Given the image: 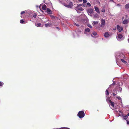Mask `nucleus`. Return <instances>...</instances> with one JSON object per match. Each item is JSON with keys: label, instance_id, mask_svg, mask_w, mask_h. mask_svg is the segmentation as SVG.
I'll use <instances>...</instances> for the list:
<instances>
[{"label": "nucleus", "instance_id": "29", "mask_svg": "<svg viewBox=\"0 0 129 129\" xmlns=\"http://www.w3.org/2000/svg\"><path fill=\"white\" fill-rule=\"evenodd\" d=\"M87 5L89 7L90 6H91L90 4L89 3H87Z\"/></svg>", "mask_w": 129, "mask_h": 129}, {"label": "nucleus", "instance_id": "10", "mask_svg": "<svg viewBox=\"0 0 129 129\" xmlns=\"http://www.w3.org/2000/svg\"><path fill=\"white\" fill-rule=\"evenodd\" d=\"M94 8L96 12L98 13H100V12L99 8L96 6L94 7Z\"/></svg>", "mask_w": 129, "mask_h": 129}, {"label": "nucleus", "instance_id": "48", "mask_svg": "<svg viewBox=\"0 0 129 129\" xmlns=\"http://www.w3.org/2000/svg\"><path fill=\"white\" fill-rule=\"evenodd\" d=\"M80 33H81V31H80Z\"/></svg>", "mask_w": 129, "mask_h": 129}, {"label": "nucleus", "instance_id": "2", "mask_svg": "<svg viewBox=\"0 0 129 129\" xmlns=\"http://www.w3.org/2000/svg\"><path fill=\"white\" fill-rule=\"evenodd\" d=\"M112 34L110 32H106L104 35V36L106 38H107L111 36Z\"/></svg>", "mask_w": 129, "mask_h": 129}, {"label": "nucleus", "instance_id": "36", "mask_svg": "<svg viewBox=\"0 0 129 129\" xmlns=\"http://www.w3.org/2000/svg\"><path fill=\"white\" fill-rule=\"evenodd\" d=\"M37 15L35 14L33 15V16L34 18H36V16Z\"/></svg>", "mask_w": 129, "mask_h": 129}, {"label": "nucleus", "instance_id": "5", "mask_svg": "<svg viewBox=\"0 0 129 129\" xmlns=\"http://www.w3.org/2000/svg\"><path fill=\"white\" fill-rule=\"evenodd\" d=\"M117 28L119 32H120L121 31L123 30V28L122 27L120 26L119 25H117Z\"/></svg>", "mask_w": 129, "mask_h": 129}, {"label": "nucleus", "instance_id": "40", "mask_svg": "<svg viewBox=\"0 0 129 129\" xmlns=\"http://www.w3.org/2000/svg\"><path fill=\"white\" fill-rule=\"evenodd\" d=\"M127 124H129V121H127Z\"/></svg>", "mask_w": 129, "mask_h": 129}, {"label": "nucleus", "instance_id": "35", "mask_svg": "<svg viewBox=\"0 0 129 129\" xmlns=\"http://www.w3.org/2000/svg\"><path fill=\"white\" fill-rule=\"evenodd\" d=\"M87 2L86 0H83V3H85Z\"/></svg>", "mask_w": 129, "mask_h": 129}, {"label": "nucleus", "instance_id": "45", "mask_svg": "<svg viewBox=\"0 0 129 129\" xmlns=\"http://www.w3.org/2000/svg\"><path fill=\"white\" fill-rule=\"evenodd\" d=\"M117 5L118 6H120V5H119V4H118V5Z\"/></svg>", "mask_w": 129, "mask_h": 129}, {"label": "nucleus", "instance_id": "19", "mask_svg": "<svg viewBox=\"0 0 129 129\" xmlns=\"http://www.w3.org/2000/svg\"><path fill=\"white\" fill-rule=\"evenodd\" d=\"M94 18H99V16L97 14L95 13L94 15Z\"/></svg>", "mask_w": 129, "mask_h": 129}, {"label": "nucleus", "instance_id": "30", "mask_svg": "<svg viewBox=\"0 0 129 129\" xmlns=\"http://www.w3.org/2000/svg\"><path fill=\"white\" fill-rule=\"evenodd\" d=\"M88 26V27H90V28H92V26H91V25H90V24H88V25H87Z\"/></svg>", "mask_w": 129, "mask_h": 129}, {"label": "nucleus", "instance_id": "32", "mask_svg": "<svg viewBox=\"0 0 129 129\" xmlns=\"http://www.w3.org/2000/svg\"><path fill=\"white\" fill-rule=\"evenodd\" d=\"M122 88L121 87H119V90L120 91H122Z\"/></svg>", "mask_w": 129, "mask_h": 129}, {"label": "nucleus", "instance_id": "16", "mask_svg": "<svg viewBox=\"0 0 129 129\" xmlns=\"http://www.w3.org/2000/svg\"><path fill=\"white\" fill-rule=\"evenodd\" d=\"M93 10L92 9H90L88 10V13L90 14H92L93 12Z\"/></svg>", "mask_w": 129, "mask_h": 129}, {"label": "nucleus", "instance_id": "17", "mask_svg": "<svg viewBox=\"0 0 129 129\" xmlns=\"http://www.w3.org/2000/svg\"><path fill=\"white\" fill-rule=\"evenodd\" d=\"M128 20H124L123 21V23L124 24H126L128 23Z\"/></svg>", "mask_w": 129, "mask_h": 129}, {"label": "nucleus", "instance_id": "18", "mask_svg": "<svg viewBox=\"0 0 129 129\" xmlns=\"http://www.w3.org/2000/svg\"><path fill=\"white\" fill-rule=\"evenodd\" d=\"M109 105H111L113 107H114V103L113 102H112V101L111 102H110L109 103Z\"/></svg>", "mask_w": 129, "mask_h": 129}, {"label": "nucleus", "instance_id": "4", "mask_svg": "<svg viewBox=\"0 0 129 129\" xmlns=\"http://www.w3.org/2000/svg\"><path fill=\"white\" fill-rule=\"evenodd\" d=\"M101 24L100 25V26L101 27H102L103 26H104L105 25V20L103 19H102L101 20Z\"/></svg>", "mask_w": 129, "mask_h": 129}, {"label": "nucleus", "instance_id": "11", "mask_svg": "<svg viewBox=\"0 0 129 129\" xmlns=\"http://www.w3.org/2000/svg\"><path fill=\"white\" fill-rule=\"evenodd\" d=\"M76 8L77 10H78L81 11L83 10V9L81 7V5H80L78 6Z\"/></svg>", "mask_w": 129, "mask_h": 129}, {"label": "nucleus", "instance_id": "44", "mask_svg": "<svg viewBox=\"0 0 129 129\" xmlns=\"http://www.w3.org/2000/svg\"><path fill=\"white\" fill-rule=\"evenodd\" d=\"M127 115L128 116H129V113H128V114H127Z\"/></svg>", "mask_w": 129, "mask_h": 129}, {"label": "nucleus", "instance_id": "27", "mask_svg": "<svg viewBox=\"0 0 129 129\" xmlns=\"http://www.w3.org/2000/svg\"><path fill=\"white\" fill-rule=\"evenodd\" d=\"M117 98L119 100L121 101V98L120 96H118Z\"/></svg>", "mask_w": 129, "mask_h": 129}, {"label": "nucleus", "instance_id": "21", "mask_svg": "<svg viewBox=\"0 0 129 129\" xmlns=\"http://www.w3.org/2000/svg\"><path fill=\"white\" fill-rule=\"evenodd\" d=\"M85 32H89L90 31V29L89 28H87L85 29Z\"/></svg>", "mask_w": 129, "mask_h": 129}, {"label": "nucleus", "instance_id": "46", "mask_svg": "<svg viewBox=\"0 0 129 129\" xmlns=\"http://www.w3.org/2000/svg\"><path fill=\"white\" fill-rule=\"evenodd\" d=\"M66 7H69L68 6V5H67V6H66Z\"/></svg>", "mask_w": 129, "mask_h": 129}, {"label": "nucleus", "instance_id": "42", "mask_svg": "<svg viewBox=\"0 0 129 129\" xmlns=\"http://www.w3.org/2000/svg\"><path fill=\"white\" fill-rule=\"evenodd\" d=\"M110 1H112L113 2H114L113 0H110Z\"/></svg>", "mask_w": 129, "mask_h": 129}, {"label": "nucleus", "instance_id": "8", "mask_svg": "<svg viewBox=\"0 0 129 129\" xmlns=\"http://www.w3.org/2000/svg\"><path fill=\"white\" fill-rule=\"evenodd\" d=\"M111 97H106V101L107 102H108L109 104V103L111 102V101L110 100Z\"/></svg>", "mask_w": 129, "mask_h": 129}, {"label": "nucleus", "instance_id": "20", "mask_svg": "<svg viewBox=\"0 0 129 129\" xmlns=\"http://www.w3.org/2000/svg\"><path fill=\"white\" fill-rule=\"evenodd\" d=\"M109 88L107 89L106 91H105V94L106 95H108L109 94V92L108 91V89H109Z\"/></svg>", "mask_w": 129, "mask_h": 129}, {"label": "nucleus", "instance_id": "15", "mask_svg": "<svg viewBox=\"0 0 129 129\" xmlns=\"http://www.w3.org/2000/svg\"><path fill=\"white\" fill-rule=\"evenodd\" d=\"M120 59L121 61L122 62L124 63H126V62L125 60L126 59L125 57L124 59H122V58H121V59Z\"/></svg>", "mask_w": 129, "mask_h": 129}, {"label": "nucleus", "instance_id": "22", "mask_svg": "<svg viewBox=\"0 0 129 129\" xmlns=\"http://www.w3.org/2000/svg\"><path fill=\"white\" fill-rule=\"evenodd\" d=\"M125 8L126 9L129 8V3L126 4L125 6Z\"/></svg>", "mask_w": 129, "mask_h": 129}, {"label": "nucleus", "instance_id": "41", "mask_svg": "<svg viewBox=\"0 0 129 129\" xmlns=\"http://www.w3.org/2000/svg\"><path fill=\"white\" fill-rule=\"evenodd\" d=\"M79 1L80 2H81L82 1V0H79Z\"/></svg>", "mask_w": 129, "mask_h": 129}, {"label": "nucleus", "instance_id": "34", "mask_svg": "<svg viewBox=\"0 0 129 129\" xmlns=\"http://www.w3.org/2000/svg\"><path fill=\"white\" fill-rule=\"evenodd\" d=\"M102 11L103 12H105V10L104 9H103L102 10Z\"/></svg>", "mask_w": 129, "mask_h": 129}, {"label": "nucleus", "instance_id": "26", "mask_svg": "<svg viewBox=\"0 0 129 129\" xmlns=\"http://www.w3.org/2000/svg\"><path fill=\"white\" fill-rule=\"evenodd\" d=\"M92 34L94 36H96V35H97V33L95 32H93L92 33Z\"/></svg>", "mask_w": 129, "mask_h": 129}, {"label": "nucleus", "instance_id": "43", "mask_svg": "<svg viewBox=\"0 0 129 129\" xmlns=\"http://www.w3.org/2000/svg\"><path fill=\"white\" fill-rule=\"evenodd\" d=\"M70 5H72V3H70Z\"/></svg>", "mask_w": 129, "mask_h": 129}, {"label": "nucleus", "instance_id": "9", "mask_svg": "<svg viewBox=\"0 0 129 129\" xmlns=\"http://www.w3.org/2000/svg\"><path fill=\"white\" fill-rule=\"evenodd\" d=\"M45 26L46 27H51L52 26V24L51 23H49L45 24Z\"/></svg>", "mask_w": 129, "mask_h": 129}, {"label": "nucleus", "instance_id": "37", "mask_svg": "<svg viewBox=\"0 0 129 129\" xmlns=\"http://www.w3.org/2000/svg\"><path fill=\"white\" fill-rule=\"evenodd\" d=\"M74 25H76V26H79V25L78 24H76V23H74Z\"/></svg>", "mask_w": 129, "mask_h": 129}, {"label": "nucleus", "instance_id": "23", "mask_svg": "<svg viewBox=\"0 0 129 129\" xmlns=\"http://www.w3.org/2000/svg\"><path fill=\"white\" fill-rule=\"evenodd\" d=\"M20 23H26L24 21L23 19L21 20L20 21Z\"/></svg>", "mask_w": 129, "mask_h": 129}, {"label": "nucleus", "instance_id": "13", "mask_svg": "<svg viewBox=\"0 0 129 129\" xmlns=\"http://www.w3.org/2000/svg\"><path fill=\"white\" fill-rule=\"evenodd\" d=\"M36 26H39L40 27H42L43 26V25L42 24L40 23H38L36 24Z\"/></svg>", "mask_w": 129, "mask_h": 129}, {"label": "nucleus", "instance_id": "14", "mask_svg": "<svg viewBox=\"0 0 129 129\" xmlns=\"http://www.w3.org/2000/svg\"><path fill=\"white\" fill-rule=\"evenodd\" d=\"M99 21H93L92 22V24L93 25H96L98 23Z\"/></svg>", "mask_w": 129, "mask_h": 129}, {"label": "nucleus", "instance_id": "7", "mask_svg": "<svg viewBox=\"0 0 129 129\" xmlns=\"http://www.w3.org/2000/svg\"><path fill=\"white\" fill-rule=\"evenodd\" d=\"M119 57L120 58H118V59H121V58H122V59H124L125 57L124 55L122 53L120 54L119 56Z\"/></svg>", "mask_w": 129, "mask_h": 129}, {"label": "nucleus", "instance_id": "12", "mask_svg": "<svg viewBox=\"0 0 129 129\" xmlns=\"http://www.w3.org/2000/svg\"><path fill=\"white\" fill-rule=\"evenodd\" d=\"M46 11L47 13L49 14H51L52 13V11L49 8L47 9Z\"/></svg>", "mask_w": 129, "mask_h": 129}, {"label": "nucleus", "instance_id": "25", "mask_svg": "<svg viewBox=\"0 0 129 129\" xmlns=\"http://www.w3.org/2000/svg\"><path fill=\"white\" fill-rule=\"evenodd\" d=\"M116 90H117L116 89L114 90H113V93H115L117 94V91Z\"/></svg>", "mask_w": 129, "mask_h": 129}, {"label": "nucleus", "instance_id": "38", "mask_svg": "<svg viewBox=\"0 0 129 129\" xmlns=\"http://www.w3.org/2000/svg\"><path fill=\"white\" fill-rule=\"evenodd\" d=\"M25 13V12L24 11H23L21 12V15H22L23 14H24Z\"/></svg>", "mask_w": 129, "mask_h": 129}, {"label": "nucleus", "instance_id": "39", "mask_svg": "<svg viewBox=\"0 0 129 129\" xmlns=\"http://www.w3.org/2000/svg\"><path fill=\"white\" fill-rule=\"evenodd\" d=\"M115 84V83H113L111 85H110L109 86V87H110L111 86H112V85H113L114 84Z\"/></svg>", "mask_w": 129, "mask_h": 129}, {"label": "nucleus", "instance_id": "6", "mask_svg": "<svg viewBox=\"0 0 129 129\" xmlns=\"http://www.w3.org/2000/svg\"><path fill=\"white\" fill-rule=\"evenodd\" d=\"M40 8L41 9V7L42 8V9L44 10H45L47 8V7L46 5H41L40 6Z\"/></svg>", "mask_w": 129, "mask_h": 129}, {"label": "nucleus", "instance_id": "31", "mask_svg": "<svg viewBox=\"0 0 129 129\" xmlns=\"http://www.w3.org/2000/svg\"><path fill=\"white\" fill-rule=\"evenodd\" d=\"M112 94L114 96H115L117 94H116V93H113V92L112 93Z\"/></svg>", "mask_w": 129, "mask_h": 129}, {"label": "nucleus", "instance_id": "3", "mask_svg": "<svg viewBox=\"0 0 129 129\" xmlns=\"http://www.w3.org/2000/svg\"><path fill=\"white\" fill-rule=\"evenodd\" d=\"M122 36L121 34H117V40L119 41H120V39L122 38Z\"/></svg>", "mask_w": 129, "mask_h": 129}, {"label": "nucleus", "instance_id": "1", "mask_svg": "<svg viewBox=\"0 0 129 129\" xmlns=\"http://www.w3.org/2000/svg\"><path fill=\"white\" fill-rule=\"evenodd\" d=\"M85 115V114L83 111H80L77 114V116L80 118L84 117Z\"/></svg>", "mask_w": 129, "mask_h": 129}, {"label": "nucleus", "instance_id": "47", "mask_svg": "<svg viewBox=\"0 0 129 129\" xmlns=\"http://www.w3.org/2000/svg\"><path fill=\"white\" fill-rule=\"evenodd\" d=\"M78 35H77V37H78Z\"/></svg>", "mask_w": 129, "mask_h": 129}, {"label": "nucleus", "instance_id": "28", "mask_svg": "<svg viewBox=\"0 0 129 129\" xmlns=\"http://www.w3.org/2000/svg\"><path fill=\"white\" fill-rule=\"evenodd\" d=\"M127 117H128L127 116V115H126L124 117V119H126L127 118Z\"/></svg>", "mask_w": 129, "mask_h": 129}, {"label": "nucleus", "instance_id": "24", "mask_svg": "<svg viewBox=\"0 0 129 129\" xmlns=\"http://www.w3.org/2000/svg\"><path fill=\"white\" fill-rule=\"evenodd\" d=\"M4 83L3 82H0V87L3 85Z\"/></svg>", "mask_w": 129, "mask_h": 129}, {"label": "nucleus", "instance_id": "33", "mask_svg": "<svg viewBox=\"0 0 129 129\" xmlns=\"http://www.w3.org/2000/svg\"><path fill=\"white\" fill-rule=\"evenodd\" d=\"M52 18H55L54 16L53 15H50V16Z\"/></svg>", "mask_w": 129, "mask_h": 129}]
</instances>
